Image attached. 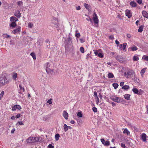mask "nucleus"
<instances>
[{
	"instance_id": "obj_1",
	"label": "nucleus",
	"mask_w": 148,
	"mask_h": 148,
	"mask_svg": "<svg viewBox=\"0 0 148 148\" xmlns=\"http://www.w3.org/2000/svg\"><path fill=\"white\" fill-rule=\"evenodd\" d=\"M11 80L8 75L6 74H2L0 77V87L8 84Z\"/></svg>"
},
{
	"instance_id": "obj_2",
	"label": "nucleus",
	"mask_w": 148,
	"mask_h": 148,
	"mask_svg": "<svg viewBox=\"0 0 148 148\" xmlns=\"http://www.w3.org/2000/svg\"><path fill=\"white\" fill-rule=\"evenodd\" d=\"M124 75L127 78L130 77H133L135 76V73L134 71L130 69H128L124 73Z\"/></svg>"
},
{
	"instance_id": "obj_3",
	"label": "nucleus",
	"mask_w": 148,
	"mask_h": 148,
	"mask_svg": "<svg viewBox=\"0 0 148 148\" xmlns=\"http://www.w3.org/2000/svg\"><path fill=\"white\" fill-rule=\"evenodd\" d=\"M39 141V138L37 137H29L27 140V143H32L38 142Z\"/></svg>"
},
{
	"instance_id": "obj_4",
	"label": "nucleus",
	"mask_w": 148,
	"mask_h": 148,
	"mask_svg": "<svg viewBox=\"0 0 148 148\" xmlns=\"http://www.w3.org/2000/svg\"><path fill=\"white\" fill-rule=\"evenodd\" d=\"M66 41H67V42L66 43L65 46L66 49L69 47H71L72 46L71 38L69 36L67 40H66Z\"/></svg>"
},
{
	"instance_id": "obj_5",
	"label": "nucleus",
	"mask_w": 148,
	"mask_h": 148,
	"mask_svg": "<svg viewBox=\"0 0 148 148\" xmlns=\"http://www.w3.org/2000/svg\"><path fill=\"white\" fill-rule=\"evenodd\" d=\"M45 66L46 67V70L47 73H49L51 72V64L49 62H47L45 64Z\"/></svg>"
},
{
	"instance_id": "obj_6",
	"label": "nucleus",
	"mask_w": 148,
	"mask_h": 148,
	"mask_svg": "<svg viewBox=\"0 0 148 148\" xmlns=\"http://www.w3.org/2000/svg\"><path fill=\"white\" fill-rule=\"evenodd\" d=\"M110 99L115 102L118 103L120 101L119 100V98L115 96H111L110 97Z\"/></svg>"
},
{
	"instance_id": "obj_7",
	"label": "nucleus",
	"mask_w": 148,
	"mask_h": 148,
	"mask_svg": "<svg viewBox=\"0 0 148 148\" xmlns=\"http://www.w3.org/2000/svg\"><path fill=\"white\" fill-rule=\"evenodd\" d=\"M21 27L20 26H18L17 27L16 29H14L13 31V32L14 34H17L18 33H19V32H21Z\"/></svg>"
},
{
	"instance_id": "obj_8",
	"label": "nucleus",
	"mask_w": 148,
	"mask_h": 148,
	"mask_svg": "<svg viewBox=\"0 0 148 148\" xmlns=\"http://www.w3.org/2000/svg\"><path fill=\"white\" fill-rule=\"evenodd\" d=\"M62 115L65 119H68L69 114L66 111L64 110L63 111Z\"/></svg>"
},
{
	"instance_id": "obj_9",
	"label": "nucleus",
	"mask_w": 148,
	"mask_h": 148,
	"mask_svg": "<svg viewBox=\"0 0 148 148\" xmlns=\"http://www.w3.org/2000/svg\"><path fill=\"white\" fill-rule=\"evenodd\" d=\"M141 138L143 141L144 142H146L147 140V135L144 133H143L141 135Z\"/></svg>"
},
{
	"instance_id": "obj_10",
	"label": "nucleus",
	"mask_w": 148,
	"mask_h": 148,
	"mask_svg": "<svg viewBox=\"0 0 148 148\" xmlns=\"http://www.w3.org/2000/svg\"><path fill=\"white\" fill-rule=\"evenodd\" d=\"M125 15L127 16L129 18H130L132 16V14L130 13V11L129 10H127L126 11Z\"/></svg>"
},
{
	"instance_id": "obj_11",
	"label": "nucleus",
	"mask_w": 148,
	"mask_h": 148,
	"mask_svg": "<svg viewBox=\"0 0 148 148\" xmlns=\"http://www.w3.org/2000/svg\"><path fill=\"white\" fill-rule=\"evenodd\" d=\"M21 14L20 13V12L19 10L16 11L14 14V16L18 18L21 17Z\"/></svg>"
},
{
	"instance_id": "obj_12",
	"label": "nucleus",
	"mask_w": 148,
	"mask_h": 148,
	"mask_svg": "<svg viewBox=\"0 0 148 148\" xmlns=\"http://www.w3.org/2000/svg\"><path fill=\"white\" fill-rule=\"evenodd\" d=\"M12 77L14 80H16L17 77V74L15 72H13L12 74Z\"/></svg>"
},
{
	"instance_id": "obj_13",
	"label": "nucleus",
	"mask_w": 148,
	"mask_h": 148,
	"mask_svg": "<svg viewBox=\"0 0 148 148\" xmlns=\"http://www.w3.org/2000/svg\"><path fill=\"white\" fill-rule=\"evenodd\" d=\"M10 21L11 22H16L18 20L17 18L14 16H12L10 18Z\"/></svg>"
},
{
	"instance_id": "obj_14",
	"label": "nucleus",
	"mask_w": 148,
	"mask_h": 148,
	"mask_svg": "<svg viewBox=\"0 0 148 148\" xmlns=\"http://www.w3.org/2000/svg\"><path fill=\"white\" fill-rule=\"evenodd\" d=\"M142 14L144 17H145L148 19V14L146 11L145 10L143 11Z\"/></svg>"
},
{
	"instance_id": "obj_15",
	"label": "nucleus",
	"mask_w": 148,
	"mask_h": 148,
	"mask_svg": "<svg viewBox=\"0 0 148 148\" xmlns=\"http://www.w3.org/2000/svg\"><path fill=\"white\" fill-rule=\"evenodd\" d=\"M137 48L135 46L128 48V50L132 51H136L137 50Z\"/></svg>"
},
{
	"instance_id": "obj_16",
	"label": "nucleus",
	"mask_w": 148,
	"mask_h": 148,
	"mask_svg": "<svg viewBox=\"0 0 148 148\" xmlns=\"http://www.w3.org/2000/svg\"><path fill=\"white\" fill-rule=\"evenodd\" d=\"M130 5L132 7L136 6L137 4L136 2L134 1H131L130 3Z\"/></svg>"
},
{
	"instance_id": "obj_17",
	"label": "nucleus",
	"mask_w": 148,
	"mask_h": 148,
	"mask_svg": "<svg viewBox=\"0 0 148 148\" xmlns=\"http://www.w3.org/2000/svg\"><path fill=\"white\" fill-rule=\"evenodd\" d=\"M132 91L135 94H137L140 95V93H138V90L136 88H134L132 89Z\"/></svg>"
},
{
	"instance_id": "obj_18",
	"label": "nucleus",
	"mask_w": 148,
	"mask_h": 148,
	"mask_svg": "<svg viewBox=\"0 0 148 148\" xmlns=\"http://www.w3.org/2000/svg\"><path fill=\"white\" fill-rule=\"evenodd\" d=\"M130 95L128 94H126L124 95L125 99L128 100H130Z\"/></svg>"
},
{
	"instance_id": "obj_19",
	"label": "nucleus",
	"mask_w": 148,
	"mask_h": 148,
	"mask_svg": "<svg viewBox=\"0 0 148 148\" xmlns=\"http://www.w3.org/2000/svg\"><path fill=\"white\" fill-rule=\"evenodd\" d=\"M123 133L124 134H126L127 135H129L130 134V132L129 130L125 128L123 131Z\"/></svg>"
},
{
	"instance_id": "obj_20",
	"label": "nucleus",
	"mask_w": 148,
	"mask_h": 148,
	"mask_svg": "<svg viewBox=\"0 0 148 148\" xmlns=\"http://www.w3.org/2000/svg\"><path fill=\"white\" fill-rule=\"evenodd\" d=\"M16 25V24L15 22H12L10 24V27H12V28H14Z\"/></svg>"
},
{
	"instance_id": "obj_21",
	"label": "nucleus",
	"mask_w": 148,
	"mask_h": 148,
	"mask_svg": "<svg viewBox=\"0 0 148 148\" xmlns=\"http://www.w3.org/2000/svg\"><path fill=\"white\" fill-rule=\"evenodd\" d=\"M93 20L95 24H98V23L99 21L97 17H93Z\"/></svg>"
},
{
	"instance_id": "obj_22",
	"label": "nucleus",
	"mask_w": 148,
	"mask_h": 148,
	"mask_svg": "<svg viewBox=\"0 0 148 148\" xmlns=\"http://www.w3.org/2000/svg\"><path fill=\"white\" fill-rule=\"evenodd\" d=\"M146 69V68H144L143 69L140 71V74L141 76L143 77L144 73H145V70Z\"/></svg>"
},
{
	"instance_id": "obj_23",
	"label": "nucleus",
	"mask_w": 148,
	"mask_h": 148,
	"mask_svg": "<svg viewBox=\"0 0 148 148\" xmlns=\"http://www.w3.org/2000/svg\"><path fill=\"white\" fill-rule=\"evenodd\" d=\"M69 129L68 126L66 124H64V129L65 132H66L67 130H68Z\"/></svg>"
},
{
	"instance_id": "obj_24",
	"label": "nucleus",
	"mask_w": 148,
	"mask_h": 148,
	"mask_svg": "<svg viewBox=\"0 0 148 148\" xmlns=\"http://www.w3.org/2000/svg\"><path fill=\"white\" fill-rule=\"evenodd\" d=\"M108 77L109 78H113L114 77L113 74L111 73H109L108 74Z\"/></svg>"
},
{
	"instance_id": "obj_25",
	"label": "nucleus",
	"mask_w": 148,
	"mask_h": 148,
	"mask_svg": "<svg viewBox=\"0 0 148 148\" xmlns=\"http://www.w3.org/2000/svg\"><path fill=\"white\" fill-rule=\"evenodd\" d=\"M55 137L56 140V141H58L59 139L60 136L58 134H57L55 135Z\"/></svg>"
},
{
	"instance_id": "obj_26",
	"label": "nucleus",
	"mask_w": 148,
	"mask_h": 148,
	"mask_svg": "<svg viewBox=\"0 0 148 148\" xmlns=\"http://www.w3.org/2000/svg\"><path fill=\"white\" fill-rule=\"evenodd\" d=\"M30 55L32 57L33 59L34 60H36V56L34 52L31 53H30Z\"/></svg>"
},
{
	"instance_id": "obj_27",
	"label": "nucleus",
	"mask_w": 148,
	"mask_h": 148,
	"mask_svg": "<svg viewBox=\"0 0 148 148\" xmlns=\"http://www.w3.org/2000/svg\"><path fill=\"white\" fill-rule=\"evenodd\" d=\"M130 88L129 86L127 85H125V86H123L122 87V89H124L125 90H127L129 89Z\"/></svg>"
},
{
	"instance_id": "obj_28",
	"label": "nucleus",
	"mask_w": 148,
	"mask_h": 148,
	"mask_svg": "<svg viewBox=\"0 0 148 148\" xmlns=\"http://www.w3.org/2000/svg\"><path fill=\"white\" fill-rule=\"evenodd\" d=\"M134 77L133 79L134 82L136 83H138L139 82V79L136 77L134 76Z\"/></svg>"
},
{
	"instance_id": "obj_29",
	"label": "nucleus",
	"mask_w": 148,
	"mask_h": 148,
	"mask_svg": "<svg viewBox=\"0 0 148 148\" xmlns=\"http://www.w3.org/2000/svg\"><path fill=\"white\" fill-rule=\"evenodd\" d=\"M112 85L115 89L117 88L119 86L118 84L117 83H113Z\"/></svg>"
},
{
	"instance_id": "obj_30",
	"label": "nucleus",
	"mask_w": 148,
	"mask_h": 148,
	"mask_svg": "<svg viewBox=\"0 0 148 148\" xmlns=\"http://www.w3.org/2000/svg\"><path fill=\"white\" fill-rule=\"evenodd\" d=\"M77 116L79 117H82V112H79L77 113Z\"/></svg>"
},
{
	"instance_id": "obj_31",
	"label": "nucleus",
	"mask_w": 148,
	"mask_h": 148,
	"mask_svg": "<svg viewBox=\"0 0 148 148\" xmlns=\"http://www.w3.org/2000/svg\"><path fill=\"white\" fill-rule=\"evenodd\" d=\"M84 6L85 7V8L87 10H88L89 9V8H90V5L88 4H87L86 3H84Z\"/></svg>"
},
{
	"instance_id": "obj_32",
	"label": "nucleus",
	"mask_w": 148,
	"mask_h": 148,
	"mask_svg": "<svg viewBox=\"0 0 148 148\" xmlns=\"http://www.w3.org/2000/svg\"><path fill=\"white\" fill-rule=\"evenodd\" d=\"M110 142L109 141H106L105 142L104 144L103 145L105 146H108L110 145Z\"/></svg>"
},
{
	"instance_id": "obj_33",
	"label": "nucleus",
	"mask_w": 148,
	"mask_h": 148,
	"mask_svg": "<svg viewBox=\"0 0 148 148\" xmlns=\"http://www.w3.org/2000/svg\"><path fill=\"white\" fill-rule=\"evenodd\" d=\"M143 30V27H142L140 26L139 27V29H138V32H142Z\"/></svg>"
},
{
	"instance_id": "obj_34",
	"label": "nucleus",
	"mask_w": 148,
	"mask_h": 148,
	"mask_svg": "<svg viewBox=\"0 0 148 148\" xmlns=\"http://www.w3.org/2000/svg\"><path fill=\"white\" fill-rule=\"evenodd\" d=\"M17 106V105L16 104V105H15L14 106L12 107V111L15 110L17 108L16 106Z\"/></svg>"
},
{
	"instance_id": "obj_35",
	"label": "nucleus",
	"mask_w": 148,
	"mask_h": 148,
	"mask_svg": "<svg viewBox=\"0 0 148 148\" xmlns=\"http://www.w3.org/2000/svg\"><path fill=\"white\" fill-rule=\"evenodd\" d=\"M138 59L139 58L137 56H134L133 57V60L134 61H136L138 60Z\"/></svg>"
},
{
	"instance_id": "obj_36",
	"label": "nucleus",
	"mask_w": 148,
	"mask_h": 148,
	"mask_svg": "<svg viewBox=\"0 0 148 148\" xmlns=\"http://www.w3.org/2000/svg\"><path fill=\"white\" fill-rule=\"evenodd\" d=\"M126 45L127 43H123L122 47V49L123 50H125L126 49Z\"/></svg>"
},
{
	"instance_id": "obj_37",
	"label": "nucleus",
	"mask_w": 148,
	"mask_h": 148,
	"mask_svg": "<svg viewBox=\"0 0 148 148\" xmlns=\"http://www.w3.org/2000/svg\"><path fill=\"white\" fill-rule=\"evenodd\" d=\"M143 59L148 61V56L144 55L143 57Z\"/></svg>"
},
{
	"instance_id": "obj_38",
	"label": "nucleus",
	"mask_w": 148,
	"mask_h": 148,
	"mask_svg": "<svg viewBox=\"0 0 148 148\" xmlns=\"http://www.w3.org/2000/svg\"><path fill=\"white\" fill-rule=\"evenodd\" d=\"M100 58H102L103 57V54L100 52H99L98 54V55L97 56Z\"/></svg>"
},
{
	"instance_id": "obj_39",
	"label": "nucleus",
	"mask_w": 148,
	"mask_h": 148,
	"mask_svg": "<svg viewBox=\"0 0 148 148\" xmlns=\"http://www.w3.org/2000/svg\"><path fill=\"white\" fill-rule=\"evenodd\" d=\"M28 27H29L30 28H32L33 26V23H28Z\"/></svg>"
},
{
	"instance_id": "obj_40",
	"label": "nucleus",
	"mask_w": 148,
	"mask_h": 148,
	"mask_svg": "<svg viewBox=\"0 0 148 148\" xmlns=\"http://www.w3.org/2000/svg\"><path fill=\"white\" fill-rule=\"evenodd\" d=\"M80 51L83 53H84V49L83 47H80Z\"/></svg>"
},
{
	"instance_id": "obj_41",
	"label": "nucleus",
	"mask_w": 148,
	"mask_h": 148,
	"mask_svg": "<svg viewBox=\"0 0 148 148\" xmlns=\"http://www.w3.org/2000/svg\"><path fill=\"white\" fill-rule=\"evenodd\" d=\"M92 110L95 112H97V109L95 107H93L92 108Z\"/></svg>"
},
{
	"instance_id": "obj_42",
	"label": "nucleus",
	"mask_w": 148,
	"mask_h": 148,
	"mask_svg": "<svg viewBox=\"0 0 148 148\" xmlns=\"http://www.w3.org/2000/svg\"><path fill=\"white\" fill-rule=\"evenodd\" d=\"M80 34L79 33H76L75 34V36L77 38H79L80 37Z\"/></svg>"
},
{
	"instance_id": "obj_43",
	"label": "nucleus",
	"mask_w": 148,
	"mask_h": 148,
	"mask_svg": "<svg viewBox=\"0 0 148 148\" xmlns=\"http://www.w3.org/2000/svg\"><path fill=\"white\" fill-rule=\"evenodd\" d=\"M121 146L122 148H126V147L125 146V144L123 143H121Z\"/></svg>"
},
{
	"instance_id": "obj_44",
	"label": "nucleus",
	"mask_w": 148,
	"mask_h": 148,
	"mask_svg": "<svg viewBox=\"0 0 148 148\" xmlns=\"http://www.w3.org/2000/svg\"><path fill=\"white\" fill-rule=\"evenodd\" d=\"M46 47L47 48H49L50 47V42L46 43Z\"/></svg>"
},
{
	"instance_id": "obj_45",
	"label": "nucleus",
	"mask_w": 148,
	"mask_h": 148,
	"mask_svg": "<svg viewBox=\"0 0 148 148\" xmlns=\"http://www.w3.org/2000/svg\"><path fill=\"white\" fill-rule=\"evenodd\" d=\"M18 124L19 125H23L24 124L22 121H18L16 125H17Z\"/></svg>"
},
{
	"instance_id": "obj_46",
	"label": "nucleus",
	"mask_w": 148,
	"mask_h": 148,
	"mask_svg": "<svg viewBox=\"0 0 148 148\" xmlns=\"http://www.w3.org/2000/svg\"><path fill=\"white\" fill-rule=\"evenodd\" d=\"M20 88L21 90H23V92H24L25 91V89L23 87H22L21 85H19Z\"/></svg>"
},
{
	"instance_id": "obj_47",
	"label": "nucleus",
	"mask_w": 148,
	"mask_h": 148,
	"mask_svg": "<svg viewBox=\"0 0 148 148\" xmlns=\"http://www.w3.org/2000/svg\"><path fill=\"white\" fill-rule=\"evenodd\" d=\"M94 96L96 97H98L97 93L96 91H94Z\"/></svg>"
},
{
	"instance_id": "obj_48",
	"label": "nucleus",
	"mask_w": 148,
	"mask_h": 148,
	"mask_svg": "<svg viewBox=\"0 0 148 148\" xmlns=\"http://www.w3.org/2000/svg\"><path fill=\"white\" fill-rule=\"evenodd\" d=\"M17 3L18 5H20L23 4V2L22 1H20L17 2Z\"/></svg>"
},
{
	"instance_id": "obj_49",
	"label": "nucleus",
	"mask_w": 148,
	"mask_h": 148,
	"mask_svg": "<svg viewBox=\"0 0 148 148\" xmlns=\"http://www.w3.org/2000/svg\"><path fill=\"white\" fill-rule=\"evenodd\" d=\"M109 38L111 40H113L114 38V36L113 35H111L109 36Z\"/></svg>"
},
{
	"instance_id": "obj_50",
	"label": "nucleus",
	"mask_w": 148,
	"mask_h": 148,
	"mask_svg": "<svg viewBox=\"0 0 148 148\" xmlns=\"http://www.w3.org/2000/svg\"><path fill=\"white\" fill-rule=\"evenodd\" d=\"M48 148H54V146L52 145L51 144H50L48 146Z\"/></svg>"
},
{
	"instance_id": "obj_51",
	"label": "nucleus",
	"mask_w": 148,
	"mask_h": 148,
	"mask_svg": "<svg viewBox=\"0 0 148 148\" xmlns=\"http://www.w3.org/2000/svg\"><path fill=\"white\" fill-rule=\"evenodd\" d=\"M137 2L139 4H141L142 2V0H136Z\"/></svg>"
},
{
	"instance_id": "obj_52",
	"label": "nucleus",
	"mask_w": 148,
	"mask_h": 148,
	"mask_svg": "<svg viewBox=\"0 0 148 148\" xmlns=\"http://www.w3.org/2000/svg\"><path fill=\"white\" fill-rule=\"evenodd\" d=\"M16 106L17 107V109H18L19 110H20L22 108L21 106H20L19 105H17V106Z\"/></svg>"
},
{
	"instance_id": "obj_53",
	"label": "nucleus",
	"mask_w": 148,
	"mask_h": 148,
	"mask_svg": "<svg viewBox=\"0 0 148 148\" xmlns=\"http://www.w3.org/2000/svg\"><path fill=\"white\" fill-rule=\"evenodd\" d=\"M79 40L80 41V42L82 43H83L85 42V40L83 38H80L79 39Z\"/></svg>"
},
{
	"instance_id": "obj_54",
	"label": "nucleus",
	"mask_w": 148,
	"mask_h": 148,
	"mask_svg": "<svg viewBox=\"0 0 148 148\" xmlns=\"http://www.w3.org/2000/svg\"><path fill=\"white\" fill-rule=\"evenodd\" d=\"M98 51H95L94 52V53L96 56H98V55L99 53Z\"/></svg>"
},
{
	"instance_id": "obj_55",
	"label": "nucleus",
	"mask_w": 148,
	"mask_h": 148,
	"mask_svg": "<svg viewBox=\"0 0 148 148\" xmlns=\"http://www.w3.org/2000/svg\"><path fill=\"white\" fill-rule=\"evenodd\" d=\"M21 116V114H20L18 113L17 114L16 116V118H19Z\"/></svg>"
},
{
	"instance_id": "obj_56",
	"label": "nucleus",
	"mask_w": 148,
	"mask_h": 148,
	"mask_svg": "<svg viewBox=\"0 0 148 148\" xmlns=\"http://www.w3.org/2000/svg\"><path fill=\"white\" fill-rule=\"evenodd\" d=\"M76 10H80L81 9V8L80 6L79 5L76 7Z\"/></svg>"
},
{
	"instance_id": "obj_57",
	"label": "nucleus",
	"mask_w": 148,
	"mask_h": 148,
	"mask_svg": "<svg viewBox=\"0 0 148 148\" xmlns=\"http://www.w3.org/2000/svg\"><path fill=\"white\" fill-rule=\"evenodd\" d=\"M47 103H49V104H51L52 103V102L51 101V99L49 100L47 102Z\"/></svg>"
},
{
	"instance_id": "obj_58",
	"label": "nucleus",
	"mask_w": 148,
	"mask_h": 148,
	"mask_svg": "<svg viewBox=\"0 0 148 148\" xmlns=\"http://www.w3.org/2000/svg\"><path fill=\"white\" fill-rule=\"evenodd\" d=\"M101 141L102 143L104 145V143L105 142V140L103 139H101Z\"/></svg>"
},
{
	"instance_id": "obj_59",
	"label": "nucleus",
	"mask_w": 148,
	"mask_h": 148,
	"mask_svg": "<svg viewBox=\"0 0 148 148\" xmlns=\"http://www.w3.org/2000/svg\"><path fill=\"white\" fill-rule=\"evenodd\" d=\"M96 103L97 104H98L99 103V99L98 97H96Z\"/></svg>"
},
{
	"instance_id": "obj_60",
	"label": "nucleus",
	"mask_w": 148,
	"mask_h": 148,
	"mask_svg": "<svg viewBox=\"0 0 148 148\" xmlns=\"http://www.w3.org/2000/svg\"><path fill=\"white\" fill-rule=\"evenodd\" d=\"M127 36L128 38H130L131 37V35L130 34H127Z\"/></svg>"
},
{
	"instance_id": "obj_61",
	"label": "nucleus",
	"mask_w": 148,
	"mask_h": 148,
	"mask_svg": "<svg viewBox=\"0 0 148 148\" xmlns=\"http://www.w3.org/2000/svg\"><path fill=\"white\" fill-rule=\"evenodd\" d=\"M124 83L123 82H121L120 84V86H121L123 87V86H124L123 85H124Z\"/></svg>"
},
{
	"instance_id": "obj_62",
	"label": "nucleus",
	"mask_w": 148,
	"mask_h": 148,
	"mask_svg": "<svg viewBox=\"0 0 148 148\" xmlns=\"http://www.w3.org/2000/svg\"><path fill=\"white\" fill-rule=\"evenodd\" d=\"M15 130L14 128H13L12 129V130L11 131V133L12 134L13 133L14 131H15Z\"/></svg>"
},
{
	"instance_id": "obj_63",
	"label": "nucleus",
	"mask_w": 148,
	"mask_h": 148,
	"mask_svg": "<svg viewBox=\"0 0 148 148\" xmlns=\"http://www.w3.org/2000/svg\"><path fill=\"white\" fill-rule=\"evenodd\" d=\"M70 123L72 124H74L75 123V121L73 120H71L70 121Z\"/></svg>"
},
{
	"instance_id": "obj_64",
	"label": "nucleus",
	"mask_w": 148,
	"mask_h": 148,
	"mask_svg": "<svg viewBox=\"0 0 148 148\" xmlns=\"http://www.w3.org/2000/svg\"><path fill=\"white\" fill-rule=\"evenodd\" d=\"M15 118L16 117L14 116H13L11 117V119L12 120H14Z\"/></svg>"
}]
</instances>
